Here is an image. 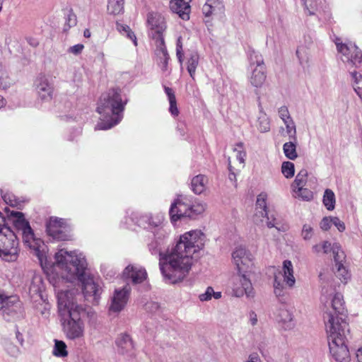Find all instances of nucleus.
<instances>
[{"mask_svg":"<svg viewBox=\"0 0 362 362\" xmlns=\"http://www.w3.org/2000/svg\"><path fill=\"white\" fill-rule=\"evenodd\" d=\"M18 256V240L10 228L0 231V257L7 262H15Z\"/></svg>","mask_w":362,"mask_h":362,"instance_id":"1a4fd4ad","label":"nucleus"},{"mask_svg":"<svg viewBox=\"0 0 362 362\" xmlns=\"http://www.w3.org/2000/svg\"><path fill=\"white\" fill-rule=\"evenodd\" d=\"M281 173L286 178H291L294 175V164L289 161H285L281 165Z\"/></svg>","mask_w":362,"mask_h":362,"instance_id":"37998d69","label":"nucleus"},{"mask_svg":"<svg viewBox=\"0 0 362 362\" xmlns=\"http://www.w3.org/2000/svg\"><path fill=\"white\" fill-rule=\"evenodd\" d=\"M124 30L127 33V37L131 39L134 45H136V37L133 32H132L128 26L124 27Z\"/></svg>","mask_w":362,"mask_h":362,"instance_id":"680f3d73","label":"nucleus"},{"mask_svg":"<svg viewBox=\"0 0 362 362\" xmlns=\"http://www.w3.org/2000/svg\"><path fill=\"white\" fill-rule=\"evenodd\" d=\"M115 344L119 354L127 358H132L135 356L134 344L129 334L126 333L119 334L115 340Z\"/></svg>","mask_w":362,"mask_h":362,"instance_id":"6ab92c4d","label":"nucleus"},{"mask_svg":"<svg viewBox=\"0 0 362 362\" xmlns=\"http://www.w3.org/2000/svg\"><path fill=\"white\" fill-rule=\"evenodd\" d=\"M296 141L286 142L283 146V151L285 156L290 160H295L298 157L296 151Z\"/></svg>","mask_w":362,"mask_h":362,"instance_id":"2f4dec72","label":"nucleus"},{"mask_svg":"<svg viewBox=\"0 0 362 362\" xmlns=\"http://www.w3.org/2000/svg\"><path fill=\"white\" fill-rule=\"evenodd\" d=\"M147 23L151 30V35L153 38L156 39L160 45H163L164 39L163 33L166 28L165 18L159 13H152L148 15Z\"/></svg>","mask_w":362,"mask_h":362,"instance_id":"2eb2a0df","label":"nucleus"},{"mask_svg":"<svg viewBox=\"0 0 362 362\" xmlns=\"http://www.w3.org/2000/svg\"><path fill=\"white\" fill-rule=\"evenodd\" d=\"M16 339L18 341V342L20 343V344L21 346L23 345V343H24V339H23V335L22 334H21L18 331L16 332Z\"/></svg>","mask_w":362,"mask_h":362,"instance_id":"338daca9","label":"nucleus"},{"mask_svg":"<svg viewBox=\"0 0 362 362\" xmlns=\"http://www.w3.org/2000/svg\"><path fill=\"white\" fill-rule=\"evenodd\" d=\"M276 318L279 322L284 325L285 329H291L293 325L292 322L293 315L291 313L285 308H281L277 310Z\"/></svg>","mask_w":362,"mask_h":362,"instance_id":"393cba45","label":"nucleus"},{"mask_svg":"<svg viewBox=\"0 0 362 362\" xmlns=\"http://www.w3.org/2000/svg\"><path fill=\"white\" fill-rule=\"evenodd\" d=\"M332 224V218L325 217L320 222V228L324 230L330 228Z\"/></svg>","mask_w":362,"mask_h":362,"instance_id":"4d7b16f0","label":"nucleus"},{"mask_svg":"<svg viewBox=\"0 0 362 362\" xmlns=\"http://www.w3.org/2000/svg\"><path fill=\"white\" fill-rule=\"evenodd\" d=\"M314 234L313 227L309 224H304L301 231V236L305 240H310Z\"/></svg>","mask_w":362,"mask_h":362,"instance_id":"de8ad7c7","label":"nucleus"},{"mask_svg":"<svg viewBox=\"0 0 362 362\" xmlns=\"http://www.w3.org/2000/svg\"><path fill=\"white\" fill-rule=\"evenodd\" d=\"M324 304L323 318L327 334L329 351L337 362H348L350 353L346 343L345 332L348 324L344 320V302L341 293H334L330 299L321 298Z\"/></svg>","mask_w":362,"mask_h":362,"instance_id":"f03ea898","label":"nucleus"},{"mask_svg":"<svg viewBox=\"0 0 362 362\" xmlns=\"http://www.w3.org/2000/svg\"><path fill=\"white\" fill-rule=\"evenodd\" d=\"M205 209L206 204L204 203L195 202L190 204L186 197L181 196L171 204L169 213L171 221L175 222L182 218H195Z\"/></svg>","mask_w":362,"mask_h":362,"instance_id":"0eeeda50","label":"nucleus"},{"mask_svg":"<svg viewBox=\"0 0 362 362\" xmlns=\"http://www.w3.org/2000/svg\"><path fill=\"white\" fill-rule=\"evenodd\" d=\"M257 127L262 133L268 132L270 130V119L267 114L262 110L258 117Z\"/></svg>","mask_w":362,"mask_h":362,"instance_id":"473e14b6","label":"nucleus"},{"mask_svg":"<svg viewBox=\"0 0 362 362\" xmlns=\"http://www.w3.org/2000/svg\"><path fill=\"white\" fill-rule=\"evenodd\" d=\"M6 349L8 354L13 357H17L21 353L20 349L12 343L8 344Z\"/></svg>","mask_w":362,"mask_h":362,"instance_id":"603ef678","label":"nucleus"},{"mask_svg":"<svg viewBox=\"0 0 362 362\" xmlns=\"http://www.w3.org/2000/svg\"><path fill=\"white\" fill-rule=\"evenodd\" d=\"M232 259L238 272H252L254 264L251 252L243 247H238L232 253Z\"/></svg>","mask_w":362,"mask_h":362,"instance_id":"4468645a","label":"nucleus"},{"mask_svg":"<svg viewBox=\"0 0 362 362\" xmlns=\"http://www.w3.org/2000/svg\"><path fill=\"white\" fill-rule=\"evenodd\" d=\"M335 245H339L338 243H334L333 245L328 241H324L321 243L314 245L312 247L313 252L316 255L321 253L327 254L330 251L333 252V248Z\"/></svg>","mask_w":362,"mask_h":362,"instance_id":"72a5a7b5","label":"nucleus"},{"mask_svg":"<svg viewBox=\"0 0 362 362\" xmlns=\"http://www.w3.org/2000/svg\"><path fill=\"white\" fill-rule=\"evenodd\" d=\"M334 42L339 57L347 69L357 68L361 65L362 52L354 43H344L338 37Z\"/></svg>","mask_w":362,"mask_h":362,"instance_id":"6e6552de","label":"nucleus"},{"mask_svg":"<svg viewBox=\"0 0 362 362\" xmlns=\"http://www.w3.org/2000/svg\"><path fill=\"white\" fill-rule=\"evenodd\" d=\"M12 83L6 71H0V88L6 89Z\"/></svg>","mask_w":362,"mask_h":362,"instance_id":"09e8293b","label":"nucleus"},{"mask_svg":"<svg viewBox=\"0 0 362 362\" xmlns=\"http://www.w3.org/2000/svg\"><path fill=\"white\" fill-rule=\"evenodd\" d=\"M78 289L57 290L58 313L62 317V325L68 339H81L84 335L85 325L83 318L86 308L78 303Z\"/></svg>","mask_w":362,"mask_h":362,"instance_id":"20e7f679","label":"nucleus"},{"mask_svg":"<svg viewBox=\"0 0 362 362\" xmlns=\"http://www.w3.org/2000/svg\"><path fill=\"white\" fill-rule=\"evenodd\" d=\"M228 170L230 171L229 179L231 181H235V173L233 172V167L230 163V158H228Z\"/></svg>","mask_w":362,"mask_h":362,"instance_id":"e2e57ef3","label":"nucleus"},{"mask_svg":"<svg viewBox=\"0 0 362 362\" xmlns=\"http://www.w3.org/2000/svg\"><path fill=\"white\" fill-rule=\"evenodd\" d=\"M250 272H238L233 278V293L237 298L244 296L248 299H252L255 296V291L252 284L248 277Z\"/></svg>","mask_w":362,"mask_h":362,"instance_id":"f8f14e48","label":"nucleus"},{"mask_svg":"<svg viewBox=\"0 0 362 362\" xmlns=\"http://www.w3.org/2000/svg\"><path fill=\"white\" fill-rule=\"evenodd\" d=\"M53 355L57 357H65L68 355L66 345L63 341L54 340V346L52 351Z\"/></svg>","mask_w":362,"mask_h":362,"instance_id":"ea45409f","label":"nucleus"},{"mask_svg":"<svg viewBox=\"0 0 362 362\" xmlns=\"http://www.w3.org/2000/svg\"><path fill=\"white\" fill-rule=\"evenodd\" d=\"M35 87L41 100L50 101L52 99L54 86L47 76L40 74L35 81Z\"/></svg>","mask_w":362,"mask_h":362,"instance_id":"a211bd4d","label":"nucleus"},{"mask_svg":"<svg viewBox=\"0 0 362 362\" xmlns=\"http://www.w3.org/2000/svg\"><path fill=\"white\" fill-rule=\"evenodd\" d=\"M277 112L279 118L282 120L284 123L285 122V121H288L293 119L290 115L288 107L286 105H282L280 107H279Z\"/></svg>","mask_w":362,"mask_h":362,"instance_id":"49530a36","label":"nucleus"},{"mask_svg":"<svg viewBox=\"0 0 362 362\" xmlns=\"http://www.w3.org/2000/svg\"><path fill=\"white\" fill-rule=\"evenodd\" d=\"M124 279H131L134 284H140L147 277L146 269L137 265H128L123 271Z\"/></svg>","mask_w":362,"mask_h":362,"instance_id":"4be33fe9","label":"nucleus"},{"mask_svg":"<svg viewBox=\"0 0 362 362\" xmlns=\"http://www.w3.org/2000/svg\"><path fill=\"white\" fill-rule=\"evenodd\" d=\"M248 317H249V322L250 323V325L252 326H255L258 322L257 315L255 313V312L253 310L250 311Z\"/></svg>","mask_w":362,"mask_h":362,"instance_id":"052dcab7","label":"nucleus"},{"mask_svg":"<svg viewBox=\"0 0 362 362\" xmlns=\"http://www.w3.org/2000/svg\"><path fill=\"white\" fill-rule=\"evenodd\" d=\"M285 125L284 127H281L279 132L283 134H286L288 138L291 140L296 141V126L293 119L285 121L284 123Z\"/></svg>","mask_w":362,"mask_h":362,"instance_id":"c85d7f7f","label":"nucleus"},{"mask_svg":"<svg viewBox=\"0 0 362 362\" xmlns=\"http://www.w3.org/2000/svg\"><path fill=\"white\" fill-rule=\"evenodd\" d=\"M208 179L205 175H199L192 180L191 185L192 191L197 194H202L206 189Z\"/></svg>","mask_w":362,"mask_h":362,"instance_id":"a878e982","label":"nucleus"},{"mask_svg":"<svg viewBox=\"0 0 362 362\" xmlns=\"http://www.w3.org/2000/svg\"><path fill=\"white\" fill-rule=\"evenodd\" d=\"M261 209L267 210V194H260L257 198L255 210Z\"/></svg>","mask_w":362,"mask_h":362,"instance_id":"8fccbe9b","label":"nucleus"},{"mask_svg":"<svg viewBox=\"0 0 362 362\" xmlns=\"http://www.w3.org/2000/svg\"><path fill=\"white\" fill-rule=\"evenodd\" d=\"M158 49L156 51V54L160 60L158 65L160 66L161 70L165 72L168 69V64L170 57L164 43L163 45H160V44H158Z\"/></svg>","mask_w":362,"mask_h":362,"instance_id":"bb28decb","label":"nucleus"},{"mask_svg":"<svg viewBox=\"0 0 362 362\" xmlns=\"http://www.w3.org/2000/svg\"><path fill=\"white\" fill-rule=\"evenodd\" d=\"M304 9L310 16L315 15L322 7L323 0H302Z\"/></svg>","mask_w":362,"mask_h":362,"instance_id":"cd10ccee","label":"nucleus"},{"mask_svg":"<svg viewBox=\"0 0 362 362\" xmlns=\"http://www.w3.org/2000/svg\"><path fill=\"white\" fill-rule=\"evenodd\" d=\"M295 197L301 199L303 201H310L313 198V193L311 190L304 187L293 189Z\"/></svg>","mask_w":362,"mask_h":362,"instance_id":"e433bc0d","label":"nucleus"},{"mask_svg":"<svg viewBox=\"0 0 362 362\" xmlns=\"http://www.w3.org/2000/svg\"><path fill=\"white\" fill-rule=\"evenodd\" d=\"M176 55L178 59V61L180 64L182 63L183 61V49H182V37H179L177 40L176 44Z\"/></svg>","mask_w":362,"mask_h":362,"instance_id":"3c124183","label":"nucleus"},{"mask_svg":"<svg viewBox=\"0 0 362 362\" xmlns=\"http://www.w3.org/2000/svg\"><path fill=\"white\" fill-rule=\"evenodd\" d=\"M332 224L334 225L340 232H343L346 228L344 223L338 217H332Z\"/></svg>","mask_w":362,"mask_h":362,"instance_id":"13d9d810","label":"nucleus"},{"mask_svg":"<svg viewBox=\"0 0 362 362\" xmlns=\"http://www.w3.org/2000/svg\"><path fill=\"white\" fill-rule=\"evenodd\" d=\"M21 308V303L17 296H7L0 294V311L6 320L14 317Z\"/></svg>","mask_w":362,"mask_h":362,"instance_id":"f3484780","label":"nucleus"},{"mask_svg":"<svg viewBox=\"0 0 362 362\" xmlns=\"http://www.w3.org/2000/svg\"><path fill=\"white\" fill-rule=\"evenodd\" d=\"M296 56L299 60V62L301 66H308L310 59V54L309 49L305 45H300L296 50Z\"/></svg>","mask_w":362,"mask_h":362,"instance_id":"c756f323","label":"nucleus"},{"mask_svg":"<svg viewBox=\"0 0 362 362\" xmlns=\"http://www.w3.org/2000/svg\"><path fill=\"white\" fill-rule=\"evenodd\" d=\"M296 284L294 270L292 262L290 260H284L281 270L274 274V291L276 296H284L286 287L292 288Z\"/></svg>","mask_w":362,"mask_h":362,"instance_id":"9d476101","label":"nucleus"},{"mask_svg":"<svg viewBox=\"0 0 362 362\" xmlns=\"http://www.w3.org/2000/svg\"><path fill=\"white\" fill-rule=\"evenodd\" d=\"M3 228H9L6 223L4 216L0 212V231L3 230Z\"/></svg>","mask_w":362,"mask_h":362,"instance_id":"69168bd1","label":"nucleus"},{"mask_svg":"<svg viewBox=\"0 0 362 362\" xmlns=\"http://www.w3.org/2000/svg\"><path fill=\"white\" fill-rule=\"evenodd\" d=\"M130 294V288L125 286L122 288H117L114 291L110 298L109 312L119 313L126 306Z\"/></svg>","mask_w":362,"mask_h":362,"instance_id":"dca6fc26","label":"nucleus"},{"mask_svg":"<svg viewBox=\"0 0 362 362\" xmlns=\"http://www.w3.org/2000/svg\"><path fill=\"white\" fill-rule=\"evenodd\" d=\"M155 236L148 245L153 255H159V267L164 279L171 284L182 281L189 274L195 254L203 250L206 237L200 230H192L180 235L175 245L161 252L162 238Z\"/></svg>","mask_w":362,"mask_h":362,"instance_id":"f257e3e1","label":"nucleus"},{"mask_svg":"<svg viewBox=\"0 0 362 362\" xmlns=\"http://www.w3.org/2000/svg\"><path fill=\"white\" fill-rule=\"evenodd\" d=\"M308 171L305 169H302L296 176V178L291 185L293 189L305 187L307 182Z\"/></svg>","mask_w":362,"mask_h":362,"instance_id":"4c0bfd02","label":"nucleus"},{"mask_svg":"<svg viewBox=\"0 0 362 362\" xmlns=\"http://www.w3.org/2000/svg\"><path fill=\"white\" fill-rule=\"evenodd\" d=\"M70 227L65 220L57 217H51L47 223V233L54 240L66 241L71 239Z\"/></svg>","mask_w":362,"mask_h":362,"instance_id":"ddd939ff","label":"nucleus"},{"mask_svg":"<svg viewBox=\"0 0 362 362\" xmlns=\"http://www.w3.org/2000/svg\"><path fill=\"white\" fill-rule=\"evenodd\" d=\"M9 219L16 229L21 232L24 244L33 250V255L37 257L41 266H47L48 262L45 252L44 243L41 239L35 237L29 222L25 218L24 214L19 211H12Z\"/></svg>","mask_w":362,"mask_h":362,"instance_id":"423d86ee","label":"nucleus"},{"mask_svg":"<svg viewBox=\"0 0 362 362\" xmlns=\"http://www.w3.org/2000/svg\"><path fill=\"white\" fill-rule=\"evenodd\" d=\"M192 0H171L170 7L182 20H188L191 11L189 3Z\"/></svg>","mask_w":362,"mask_h":362,"instance_id":"b1692460","label":"nucleus"},{"mask_svg":"<svg viewBox=\"0 0 362 362\" xmlns=\"http://www.w3.org/2000/svg\"><path fill=\"white\" fill-rule=\"evenodd\" d=\"M77 24L76 16L72 11H69L66 15L64 30L67 31L71 28L74 27Z\"/></svg>","mask_w":362,"mask_h":362,"instance_id":"a18cd8bd","label":"nucleus"},{"mask_svg":"<svg viewBox=\"0 0 362 362\" xmlns=\"http://www.w3.org/2000/svg\"><path fill=\"white\" fill-rule=\"evenodd\" d=\"M127 101L120 89L112 88L103 95L97 107L100 121L95 129L106 130L117 124L123 117L122 112Z\"/></svg>","mask_w":362,"mask_h":362,"instance_id":"39448f33","label":"nucleus"},{"mask_svg":"<svg viewBox=\"0 0 362 362\" xmlns=\"http://www.w3.org/2000/svg\"><path fill=\"white\" fill-rule=\"evenodd\" d=\"M2 198L4 199V202L6 204H8L12 206H16L17 204L15 196H13L11 194H8V193L4 194H2Z\"/></svg>","mask_w":362,"mask_h":362,"instance_id":"5fc2aeb1","label":"nucleus"},{"mask_svg":"<svg viewBox=\"0 0 362 362\" xmlns=\"http://www.w3.org/2000/svg\"><path fill=\"white\" fill-rule=\"evenodd\" d=\"M54 259V270L60 272L62 281L71 284L65 290L76 288L80 292L81 287L84 296L97 297L101 293L99 283L86 272V261L81 253L61 249L55 254Z\"/></svg>","mask_w":362,"mask_h":362,"instance_id":"7ed1b4c3","label":"nucleus"},{"mask_svg":"<svg viewBox=\"0 0 362 362\" xmlns=\"http://www.w3.org/2000/svg\"><path fill=\"white\" fill-rule=\"evenodd\" d=\"M214 289L212 287H208L204 293L199 295V298L201 301H207L211 299Z\"/></svg>","mask_w":362,"mask_h":362,"instance_id":"864d4df0","label":"nucleus"},{"mask_svg":"<svg viewBox=\"0 0 362 362\" xmlns=\"http://www.w3.org/2000/svg\"><path fill=\"white\" fill-rule=\"evenodd\" d=\"M351 74L354 79V89L362 100V74L356 71L351 72Z\"/></svg>","mask_w":362,"mask_h":362,"instance_id":"a19ab883","label":"nucleus"},{"mask_svg":"<svg viewBox=\"0 0 362 362\" xmlns=\"http://www.w3.org/2000/svg\"><path fill=\"white\" fill-rule=\"evenodd\" d=\"M164 89H165V93L168 95V100H170L171 98L173 99V98H176L175 93L172 88L165 86Z\"/></svg>","mask_w":362,"mask_h":362,"instance_id":"0e129e2a","label":"nucleus"},{"mask_svg":"<svg viewBox=\"0 0 362 362\" xmlns=\"http://www.w3.org/2000/svg\"><path fill=\"white\" fill-rule=\"evenodd\" d=\"M233 151L235 153L236 159L242 166H244L246 158V151L242 142L236 144L233 147Z\"/></svg>","mask_w":362,"mask_h":362,"instance_id":"79ce46f5","label":"nucleus"},{"mask_svg":"<svg viewBox=\"0 0 362 362\" xmlns=\"http://www.w3.org/2000/svg\"><path fill=\"white\" fill-rule=\"evenodd\" d=\"M356 358L358 362H362V346L357 350Z\"/></svg>","mask_w":362,"mask_h":362,"instance_id":"774afa93","label":"nucleus"},{"mask_svg":"<svg viewBox=\"0 0 362 362\" xmlns=\"http://www.w3.org/2000/svg\"><path fill=\"white\" fill-rule=\"evenodd\" d=\"M253 221L256 225H263L265 223L269 228H275L279 231L286 230V228L281 225L274 215L269 216L267 210H255Z\"/></svg>","mask_w":362,"mask_h":362,"instance_id":"412c9836","label":"nucleus"},{"mask_svg":"<svg viewBox=\"0 0 362 362\" xmlns=\"http://www.w3.org/2000/svg\"><path fill=\"white\" fill-rule=\"evenodd\" d=\"M163 223V218H151L149 220V225L156 228V231L153 232L154 236L158 235V238H160L161 236H165L166 232L163 229L162 226Z\"/></svg>","mask_w":362,"mask_h":362,"instance_id":"c9c22d12","label":"nucleus"},{"mask_svg":"<svg viewBox=\"0 0 362 362\" xmlns=\"http://www.w3.org/2000/svg\"><path fill=\"white\" fill-rule=\"evenodd\" d=\"M42 288V280L40 276H34L30 286V291L34 293H40Z\"/></svg>","mask_w":362,"mask_h":362,"instance_id":"c03bdc74","label":"nucleus"},{"mask_svg":"<svg viewBox=\"0 0 362 362\" xmlns=\"http://www.w3.org/2000/svg\"><path fill=\"white\" fill-rule=\"evenodd\" d=\"M225 12V5L223 0H206L202 6V13L206 18L215 15H223Z\"/></svg>","mask_w":362,"mask_h":362,"instance_id":"5701e85b","label":"nucleus"},{"mask_svg":"<svg viewBox=\"0 0 362 362\" xmlns=\"http://www.w3.org/2000/svg\"><path fill=\"white\" fill-rule=\"evenodd\" d=\"M83 48H84L83 45L77 44V45L70 47L69 48V52H70L74 55H78L83 51Z\"/></svg>","mask_w":362,"mask_h":362,"instance_id":"bf43d9fd","label":"nucleus"},{"mask_svg":"<svg viewBox=\"0 0 362 362\" xmlns=\"http://www.w3.org/2000/svg\"><path fill=\"white\" fill-rule=\"evenodd\" d=\"M124 11V0H108L107 12L110 15L116 16Z\"/></svg>","mask_w":362,"mask_h":362,"instance_id":"7c9ffc66","label":"nucleus"},{"mask_svg":"<svg viewBox=\"0 0 362 362\" xmlns=\"http://www.w3.org/2000/svg\"><path fill=\"white\" fill-rule=\"evenodd\" d=\"M333 255L337 267L336 275L341 282L346 284L351 278V274L343 264V261L345 259V255L341 250L340 245L334 246L333 248Z\"/></svg>","mask_w":362,"mask_h":362,"instance_id":"aec40b11","label":"nucleus"},{"mask_svg":"<svg viewBox=\"0 0 362 362\" xmlns=\"http://www.w3.org/2000/svg\"><path fill=\"white\" fill-rule=\"evenodd\" d=\"M323 204L327 210L331 211L334 209L335 195L334 192L329 189H327L325 191L323 196Z\"/></svg>","mask_w":362,"mask_h":362,"instance_id":"58836bf2","label":"nucleus"},{"mask_svg":"<svg viewBox=\"0 0 362 362\" xmlns=\"http://www.w3.org/2000/svg\"><path fill=\"white\" fill-rule=\"evenodd\" d=\"M199 55L196 53L192 54L187 59V69L192 79L194 78L197 67L199 64Z\"/></svg>","mask_w":362,"mask_h":362,"instance_id":"f704fd0d","label":"nucleus"},{"mask_svg":"<svg viewBox=\"0 0 362 362\" xmlns=\"http://www.w3.org/2000/svg\"><path fill=\"white\" fill-rule=\"evenodd\" d=\"M250 67L251 69V74L249 76L250 84L255 88L261 87L265 82L267 78L262 57L253 52L250 55Z\"/></svg>","mask_w":362,"mask_h":362,"instance_id":"9b49d317","label":"nucleus"},{"mask_svg":"<svg viewBox=\"0 0 362 362\" xmlns=\"http://www.w3.org/2000/svg\"><path fill=\"white\" fill-rule=\"evenodd\" d=\"M169 103H170V107H169L170 112L173 116H177L179 114V110L177 107L176 98H173V99L171 98L169 100Z\"/></svg>","mask_w":362,"mask_h":362,"instance_id":"6e6d98bb","label":"nucleus"}]
</instances>
